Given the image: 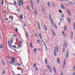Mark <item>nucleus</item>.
<instances>
[{"mask_svg":"<svg viewBox=\"0 0 75 75\" xmlns=\"http://www.w3.org/2000/svg\"><path fill=\"white\" fill-rule=\"evenodd\" d=\"M14 65H15V66H17V63L16 64L15 63H14Z\"/></svg>","mask_w":75,"mask_h":75,"instance_id":"54","label":"nucleus"},{"mask_svg":"<svg viewBox=\"0 0 75 75\" xmlns=\"http://www.w3.org/2000/svg\"><path fill=\"white\" fill-rule=\"evenodd\" d=\"M22 42H21V41H19V44L21 45Z\"/></svg>","mask_w":75,"mask_h":75,"instance_id":"61","label":"nucleus"},{"mask_svg":"<svg viewBox=\"0 0 75 75\" xmlns=\"http://www.w3.org/2000/svg\"><path fill=\"white\" fill-rule=\"evenodd\" d=\"M30 46L31 48H33V45H32V42H31L30 43Z\"/></svg>","mask_w":75,"mask_h":75,"instance_id":"17","label":"nucleus"},{"mask_svg":"<svg viewBox=\"0 0 75 75\" xmlns=\"http://www.w3.org/2000/svg\"><path fill=\"white\" fill-rule=\"evenodd\" d=\"M12 47H13V48H17V47H16V46L14 45H12Z\"/></svg>","mask_w":75,"mask_h":75,"instance_id":"26","label":"nucleus"},{"mask_svg":"<svg viewBox=\"0 0 75 75\" xmlns=\"http://www.w3.org/2000/svg\"><path fill=\"white\" fill-rule=\"evenodd\" d=\"M9 62H10V64H11V65H13V63H11V62L10 61Z\"/></svg>","mask_w":75,"mask_h":75,"instance_id":"50","label":"nucleus"},{"mask_svg":"<svg viewBox=\"0 0 75 75\" xmlns=\"http://www.w3.org/2000/svg\"><path fill=\"white\" fill-rule=\"evenodd\" d=\"M60 7L62 8V9H63L64 10H65V7H64V5H63V4H61L60 5Z\"/></svg>","mask_w":75,"mask_h":75,"instance_id":"3","label":"nucleus"},{"mask_svg":"<svg viewBox=\"0 0 75 75\" xmlns=\"http://www.w3.org/2000/svg\"><path fill=\"white\" fill-rule=\"evenodd\" d=\"M37 63H35V64H34L33 65V67H34V68H35V67H36V65H37Z\"/></svg>","mask_w":75,"mask_h":75,"instance_id":"15","label":"nucleus"},{"mask_svg":"<svg viewBox=\"0 0 75 75\" xmlns=\"http://www.w3.org/2000/svg\"><path fill=\"white\" fill-rule=\"evenodd\" d=\"M3 74H5V71H4V70L3 71Z\"/></svg>","mask_w":75,"mask_h":75,"instance_id":"39","label":"nucleus"},{"mask_svg":"<svg viewBox=\"0 0 75 75\" xmlns=\"http://www.w3.org/2000/svg\"><path fill=\"white\" fill-rule=\"evenodd\" d=\"M67 20L68 21H69V23H70V19H69V18H67Z\"/></svg>","mask_w":75,"mask_h":75,"instance_id":"36","label":"nucleus"},{"mask_svg":"<svg viewBox=\"0 0 75 75\" xmlns=\"http://www.w3.org/2000/svg\"><path fill=\"white\" fill-rule=\"evenodd\" d=\"M21 73H23V68L21 69Z\"/></svg>","mask_w":75,"mask_h":75,"instance_id":"53","label":"nucleus"},{"mask_svg":"<svg viewBox=\"0 0 75 75\" xmlns=\"http://www.w3.org/2000/svg\"><path fill=\"white\" fill-rule=\"evenodd\" d=\"M12 50H14V51H16V52H17V51L15 49H13Z\"/></svg>","mask_w":75,"mask_h":75,"instance_id":"52","label":"nucleus"},{"mask_svg":"<svg viewBox=\"0 0 75 75\" xmlns=\"http://www.w3.org/2000/svg\"><path fill=\"white\" fill-rule=\"evenodd\" d=\"M73 26L74 27V29L75 30V23H74V24H73Z\"/></svg>","mask_w":75,"mask_h":75,"instance_id":"28","label":"nucleus"},{"mask_svg":"<svg viewBox=\"0 0 75 75\" xmlns=\"http://www.w3.org/2000/svg\"><path fill=\"white\" fill-rule=\"evenodd\" d=\"M54 26L55 27V28H56V29H57V25L55 24H54Z\"/></svg>","mask_w":75,"mask_h":75,"instance_id":"27","label":"nucleus"},{"mask_svg":"<svg viewBox=\"0 0 75 75\" xmlns=\"http://www.w3.org/2000/svg\"><path fill=\"white\" fill-rule=\"evenodd\" d=\"M50 4V2H48L47 3V6L49 5Z\"/></svg>","mask_w":75,"mask_h":75,"instance_id":"57","label":"nucleus"},{"mask_svg":"<svg viewBox=\"0 0 75 75\" xmlns=\"http://www.w3.org/2000/svg\"><path fill=\"white\" fill-rule=\"evenodd\" d=\"M44 25L46 31H47V26H46V25Z\"/></svg>","mask_w":75,"mask_h":75,"instance_id":"11","label":"nucleus"},{"mask_svg":"<svg viewBox=\"0 0 75 75\" xmlns=\"http://www.w3.org/2000/svg\"><path fill=\"white\" fill-rule=\"evenodd\" d=\"M35 36H36V37H37V33H35Z\"/></svg>","mask_w":75,"mask_h":75,"instance_id":"51","label":"nucleus"},{"mask_svg":"<svg viewBox=\"0 0 75 75\" xmlns=\"http://www.w3.org/2000/svg\"><path fill=\"white\" fill-rule=\"evenodd\" d=\"M1 1H2L1 4L3 5V4H4V1H3V0H1Z\"/></svg>","mask_w":75,"mask_h":75,"instance_id":"22","label":"nucleus"},{"mask_svg":"<svg viewBox=\"0 0 75 75\" xmlns=\"http://www.w3.org/2000/svg\"><path fill=\"white\" fill-rule=\"evenodd\" d=\"M0 48H1V49L3 48V44H2V43H1V44Z\"/></svg>","mask_w":75,"mask_h":75,"instance_id":"20","label":"nucleus"},{"mask_svg":"<svg viewBox=\"0 0 75 75\" xmlns=\"http://www.w3.org/2000/svg\"><path fill=\"white\" fill-rule=\"evenodd\" d=\"M23 25H24V27H26V23H25V22L24 23Z\"/></svg>","mask_w":75,"mask_h":75,"instance_id":"31","label":"nucleus"},{"mask_svg":"<svg viewBox=\"0 0 75 75\" xmlns=\"http://www.w3.org/2000/svg\"><path fill=\"white\" fill-rule=\"evenodd\" d=\"M49 19L50 20H51V21H52V19L51 18V17H50L49 18Z\"/></svg>","mask_w":75,"mask_h":75,"instance_id":"38","label":"nucleus"},{"mask_svg":"<svg viewBox=\"0 0 75 75\" xmlns=\"http://www.w3.org/2000/svg\"><path fill=\"white\" fill-rule=\"evenodd\" d=\"M59 11L60 13H62V11L61 10H59Z\"/></svg>","mask_w":75,"mask_h":75,"instance_id":"34","label":"nucleus"},{"mask_svg":"<svg viewBox=\"0 0 75 75\" xmlns=\"http://www.w3.org/2000/svg\"><path fill=\"white\" fill-rule=\"evenodd\" d=\"M8 46L9 47V48H12L13 46H12V45L10 44V40H8Z\"/></svg>","mask_w":75,"mask_h":75,"instance_id":"1","label":"nucleus"},{"mask_svg":"<svg viewBox=\"0 0 75 75\" xmlns=\"http://www.w3.org/2000/svg\"><path fill=\"white\" fill-rule=\"evenodd\" d=\"M69 50H68H68H67V51L66 54V57L67 59L68 58V54H69Z\"/></svg>","mask_w":75,"mask_h":75,"instance_id":"4","label":"nucleus"},{"mask_svg":"<svg viewBox=\"0 0 75 75\" xmlns=\"http://www.w3.org/2000/svg\"><path fill=\"white\" fill-rule=\"evenodd\" d=\"M71 38H73V32H72L71 33Z\"/></svg>","mask_w":75,"mask_h":75,"instance_id":"23","label":"nucleus"},{"mask_svg":"<svg viewBox=\"0 0 75 75\" xmlns=\"http://www.w3.org/2000/svg\"><path fill=\"white\" fill-rule=\"evenodd\" d=\"M52 33H53V34H54V35L55 36V35H56L55 34V32H54V31H53V32H52Z\"/></svg>","mask_w":75,"mask_h":75,"instance_id":"37","label":"nucleus"},{"mask_svg":"<svg viewBox=\"0 0 75 75\" xmlns=\"http://www.w3.org/2000/svg\"><path fill=\"white\" fill-rule=\"evenodd\" d=\"M35 70L36 71H38V68H37V66L36 67Z\"/></svg>","mask_w":75,"mask_h":75,"instance_id":"29","label":"nucleus"},{"mask_svg":"<svg viewBox=\"0 0 75 75\" xmlns=\"http://www.w3.org/2000/svg\"><path fill=\"white\" fill-rule=\"evenodd\" d=\"M20 18H21V19H23V15H20Z\"/></svg>","mask_w":75,"mask_h":75,"instance_id":"18","label":"nucleus"},{"mask_svg":"<svg viewBox=\"0 0 75 75\" xmlns=\"http://www.w3.org/2000/svg\"><path fill=\"white\" fill-rule=\"evenodd\" d=\"M65 66V60H64L63 62V69H64Z\"/></svg>","mask_w":75,"mask_h":75,"instance_id":"5","label":"nucleus"},{"mask_svg":"<svg viewBox=\"0 0 75 75\" xmlns=\"http://www.w3.org/2000/svg\"><path fill=\"white\" fill-rule=\"evenodd\" d=\"M57 50H59V47H58V46H57Z\"/></svg>","mask_w":75,"mask_h":75,"instance_id":"56","label":"nucleus"},{"mask_svg":"<svg viewBox=\"0 0 75 75\" xmlns=\"http://www.w3.org/2000/svg\"><path fill=\"white\" fill-rule=\"evenodd\" d=\"M37 41L38 42V44H40V40H37Z\"/></svg>","mask_w":75,"mask_h":75,"instance_id":"48","label":"nucleus"},{"mask_svg":"<svg viewBox=\"0 0 75 75\" xmlns=\"http://www.w3.org/2000/svg\"><path fill=\"white\" fill-rule=\"evenodd\" d=\"M67 43H65V45H63V46L64 48H65V47H66V48H67Z\"/></svg>","mask_w":75,"mask_h":75,"instance_id":"7","label":"nucleus"},{"mask_svg":"<svg viewBox=\"0 0 75 75\" xmlns=\"http://www.w3.org/2000/svg\"><path fill=\"white\" fill-rule=\"evenodd\" d=\"M59 26H61V23H59Z\"/></svg>","mask_w":75,"mask_h":75,"instance_id":"63","label":"nucleus"},{"mask_svg":"<svg viewBox=\"0 0 75 75\" xmlns=\"http://www.w3.org/2000/svg\"><path fill=\"white\" fill-rule=\"evenodd\" d=\"M17 65H18L19 67L21 66V64L20 63H17Z\"/></svg>","mask_w":75,"mask_h":75,"instance_id":"35","label":"nucleus"},{"mask_svg":"<svg viewBox=\"0 0 75 75\" xmlns=\"http://www.w3.org/2000/svg\"><path fill=\"white\" fill-rule=\"evenodd\" d=\"M30 3L31 6L32 7V8H33V10H34V8H33V1H32V0H30Z\"/></svg>","mask_w":75,"mask_h":75,"instance_id":"2","label":"nucleus"},{"mask_svg":"<svg viewBox=\"0 0 75 75\" xmlns=\"http://www.w3.org/2000/svg\"><path fill=\"white\" fill-rule=\"evenodd\" d=\"M37 50V48L35 49L34 50V52H35V54H37V51H36V50Z\"/></svg>","mask_w":75,"mask_h":75,"instance_id":"13","label":"nucleus"},{"mask_svg":"<svg viewBox=\"0 0 75 75\" xmlns=\"http://www.w3.org/2000/svg\"><path fill=\"white\" fill-rule=\"evenodd\" d=\"M11 58H12L11 61H15L16 59L15 58L12 57V56H11Z\"/></svg>","mask_w":75,"mask_h":75,"instance_id":"12","label":"nucleus"},{"mask_svg":"<svg viewBox=\"0 0 75 75\" xmlns=\"http://www.w3.org/2000/svg\"><path fill=\"white\" fill-rule=\"evenodd\" d=\"M47 68H48V69H50V68H51L50 67V65H47Z\"/></svg>","mask_w":75,"mask_h":75,"instance_id":"42","label":"nucleus"},{"mask_svg":"<svg viewBox=\"0 0 75 75\" xmlns=\"http://www.w3.org/2000/svg\"><path fill=\"white\" fill-rule=\"evenodd\" d=\"M26 8L27 9H28V10H30V8H29V7L27 6H26Z\"/></svg>","mask_w":75,"mask_h":75,"instance_id":"46","label":"nucleus"},{"mask_svg":"<svg viewBox=\"0 0 75 75\" xmlns=\"http://www.w3.org/2000/svg\"><path fill=\"white\" fill-rule=\"evenodd\" d=\"M68 12L69 15H70V16H71V12H70V11H68Z\"/></svg>","mask_w":75,"mask_h":75,"instance_id":"25","label":"nucleus"},{"mask_svg":"<svg viewBox=\"0 0 75 75\" xmlns=\"http://www.w3.org/2000/svg\"><path fill=\"white\" fill-rule=\"evenodd\" d=\"M45 64H47V59L46 58H45Z\"/></svg>","mask_w":75,"mask_h":75,"instance_id":"8","label":"nucleus"},{"mask_svg":"<svg viewBox=\"0 0 75 75\" xmlns=\"http://www.w3.org/2000/svg\"><path fill=\"white\" fill-rule=\"evenodd\" d=\"M26 34L27 36H28V32H26Z\"/></svg>","mask_w":75,"mask_h":75,"instance_id":"60","label":"nucleus"},{"mask_svg":"<svg viewBox=\"0 0 75 75\" xmlns=\"http://www.w3.org/2000/svg\"><path fill=\"white\" fill-rule=\"evenodd\" d=\"M14 3L15 4H17V3H16V1L14 0Z\"/></svg>","mask_w":75,"mask_h":75,"instance_id":"44","label":"nucleus"},{"mask_svg":"<svg viewBox=\"0 0 75 75\" xmlns=\"http://www.w3.org/2000/svg\"><path fill=\"white\" fill-rule=\"evenodd\" d=\"M62 52H65V48H62Z\"/></svg>","mask_w":75,"mask_h":75,"instance_id":"14","label":"nucleus"},{"mask_svg":"<svg viewBox=\"0 0 75 75\" xmlns=\"http://www.w3.org/2000/svg\"><path fill=\"white\" fill-rule=\"evenodd\" d=\"M19 6H21V2H20V1H19Z\"/></svg>","mask_w":75,"mask_h":75,"instance_id":"30","label":"nucleus"},{"mask_svg":"<svg viewBox=\"0 0 75 75\" xmlns=\"http://www.w3.org/2000/svg\"><path fill=\"white\" fill-rule=\"evenodd\" d=\"M40 0H37V3H38L39 2H40Z\"/></svg>","mask_w":75,"mask_h":75,"instance_id":"49","label":"nucleus"},{"mask_svg":"<svg viewBox=\"0 0 75 75\" xmlns=\"http://www.w3.org/2000/svg\"><path fill=\"white\" fill-rule=\"evenodd\" d=\"M70 4H71V5H74L75 4V3L71 2H70Z\"/></svg>","mask_w":75,"mask_h":75,"instance_id":"16","label":"nucleus"},{"mask_svg":"<svg viewBox=\"0 0 75 75\" xmlns=\"http://www.w3.org/2000/svg\"><path fill=\"white\" fill-rule=\"evenodd\" d=\"M73 69H75V64L74 65V67L72 68Z\"/></svg>","mask_w":75,"mask_h":75,"instance_id":"45","label":"nucleus"},{"mask_svg":"<svg viewBox=\"0 0 75 75\" xmlns=\"http://www.w3.org/2000/svg\"><path fill=\"white\" fill-rule=\"evenodd\" d=\"M57 60V62H58L59 64H60V62H60L59 59V58H58Z\"/></svg>","mask_w":75,"mask_h":75,"instance_id":"21","label":"nucleus"},{"mask_svg":"<svg viewBox=\"0 0 75 75\" xmlns=\"http://www.w3.org/2000/svg\"><path fill=\"white\" fill-rule=\"evenodd\" d=\"M72 75H75V72H74V73Z\"/></svg>","mask_w":75,"mask_h":75,"instance_id":"64","label":"nucleus"},{"mask_svg":"<svg viewBox=\"0 0 75 75\" xmlns=\"http://www.w3.org/2000/svg\"><path fill=\"white\" fill-rule=\"evenodd\" d=\"M18 47H19V48H20V47H21V44H19V45L18 44Z\"/></svg>","mask_w":75,"mask_h":75,"instance_id":"32","label":"nucleus"},{"mask_svg":"<svg viewBox=\"0 0 75 75\" xmlns=\"http://www.w3.org/2000/svg\"><path fill=\"white\" fill-rule=\"evenodd\" d=\"M64 14H62V15L61 17V18H64Z\"/></svg>","mask_w":75,"mask_h":75,"instance_id":"19","label":"nucleus"},{"mask_svg":"<svg viewBox=\"0 0 75 75\" xmlns=\"http://www.w3.org/2000/svg\"><path fill=\"white\" fill-rule=\"evenodd\" d=\"M53 69L54 70V72L55 73V74H57V72H56V69H55V67H53Z\"/></svg>","mask_w":75,"mask_h":75,"instance_id":"9","label":"nucleus"},{"mask_svg":"<svg viewBox=\"0 0 75 75\" xmlns=\"http://www.w3.org/2000/svg\"><path fill=\"white\" fill-rule=\"evenodd\" d=\"M20 1L21 3L23 5L24 4H23V2H22V0H20Z\"/></svg>","mask_w":75,"mask_h":75,"instance_id":"55","label":"nucleus"},{"mask_svg":"<svg viewBox=\"0 0 75 75\" xmlns=\"http://www.w3.org/2000/svg\"><path fill=\"white\" fill-rule=\"evenodd\" d=\"M10 43H13V40H11L10 41Z\"/></svg>","mask_w":75,"mask_h":75,"instance_id":"58","label":"nucleus"},{"mask_svg":"<svg viewBox=\"0 0 75 75\" xmlns=\"http://www.w3.org/2000/svg\"><path fill=\"white\" fill-rule=\"evenodd\" d=\"M39 35L40 37L41 38V34L40 33H39Z\"/></svg>","mask_w":75,"mask_h":75,"instance_id":"59","label":"nucleus"},{"mask_svg":"<svg viewBox=\"0 0 75 75\" xmlns=\"http://www.w3.org/2000/svg\"><path fill=\"white\" fill-rule=\"evenodd\" d=\"M44 45L46 48H47V46L46 45V44H45V43H44Z\"/></svg>","mask_w":75,"mask_h":75,"instance_id":"43","label":"nucleus"},{"mask_svg":"<svg viewBox=\"0 0 75 75\" xmlns=\"http://www.w3.org/2000/svg\"><path fill=\"white\" fill-rule=\"evenodd\" d=\"M49 70L50 71V72H52V69L51 68H50Z\"/></svg>","mask_w":75,"mask_h":75,"instance_id":"33","label":"nucleus"},{"mask_svg":"<svg viewBox=\"0 0 75 75\" xmlns=\"http://www.w3.org/2000/svg\"><path fill=\"white\" fill-rule=\"evenodd\" d=\"M13 37H17V35H13Z\"/></svg>","mask_w":75,"mask_h":75,"instance_id":"41","label":"nucleus"},{"mask_svg":"<svg viewBox=\"0 0 75 75\" xmlns=\"http://www.w3.org/2000/svg\"><path fill=\"white\" fill-rule=\"evenodd\" d=\"M62 34L63 35L64 37H65V34L64 33V32H62Z\"/></svg>","mask_w":75,"mask_h":75,"instance_id":"24","label":"nucleus"},{"mask_svg":"<svg viewBox=\"0 0 75 75\" xmlns=\"http://www.w3.org/2000/svg\"><path fill=\"white\" fill-rule=\"evenodd\" d=\"M54 57H55L57 55V53L56 52V50L55 49H54Z\"/></svg>","mask_w":75,"mask_h":75,"instance_id":"6","label":"nucleus"},{"mask_svg":"<svg viewBox=\"0 0 75 75\" xmlns=\"http://www.w3.org/2000/svg\"><path fill=\"white\" fill-rule=\"evenodd\" d=\"M51 17V14H49V18Z\"/></svg>","mask_w":75,"mask_h":75,"instance_id":"62","label":"nucleus"},{"mask_svg":"<svg viewBox=\"0 0 75 75\" xmlns=\"http://www.w3.org/2000/svg\"><path fill=\"white\" fill-rule=\"evenodd\" d=\"M38 29H39L40 30V23H38Z\"/></svg>","mask_w":75,"mask_h":75,"instance_id":"10","label":"nucleus"},{"mask_svg":"<svg viewBox=\"0 0 75 75\" xmlns=\"http://www.w3.org/2000/svg\"><path fill=\"white\" fill-rule=\"evenodd\" d=\"M34 13H35V14L36 15H37V11H35Z\"/></svg>","mask_w":75,"mask_h":75,"instance_id":"40","label":"nucleus"},{"mask_svg":"<svg viewBox=\"0 0 75 75\" xmlns=\"http://www.w3.org/2000/svg\"><path fill=\"white\" fill-rule=\"evenodd\" d=\"M16 33L18 32V29L17 28H16Z\"/></svg>","mask_w":75,"mask_h":75,"instance_id":"47","label":"nucleus"}]
</instances>
